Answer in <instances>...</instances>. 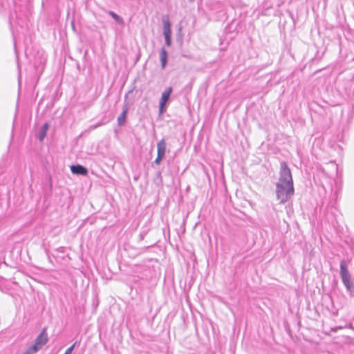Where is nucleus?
<instances>
[{"mask_svg":"<svg viewBox=\"0 0 354 354\" xmlns=\"http://www.w3.org/2000/svg\"><path fill=\"white\" fill-rule=\"evenodd\" d=\"M160 59L162 68H164L167 62V53L165 49L162 48L160 53Z\"/></svg>","mask_w":354,"mask_h":354,"instance_id":"obj_7","label":"nucleus"},{"mask_svg":"<svg viewBox=\"0 0 354 354\" xmlns=\"http://www.w3.org/2000/svg\"><path fill=\"white\" fill-rule=\"evenodd\" d=\"M39 348L35 345L32 344L29 346L26 350H24L21 354H35L39 351Z\"/></svg>","mask_w":354,"mask_h":354,"instance_id":"obj_10","label":"nucleus"},{"mask_svg":"<svg viewBox=\"0 0 354 354\" xmlns=\"http://www.w3.org/2000/svg\"><path fill=\"white\" fill-rule=\"evenodd\" d=\"M48 124L47 123H45L41 128L40 131H39V139L40 141H42L44 140V138L46 137V133L48 130Z\"/></svg>","mask_w":354,"mask_h":354,"instance_id":"obj_8","label":"nucleus"},{"mask_svg":"<svg viewBox=\"0 0 354 354\" xmlns=\"http://www.w3.org/2000/svg\"><path fill=\"white\" fill-rule=\"evenodd\" d=\"M131 91H129V92L128 93V94L127 95L126 98L127 99V98H129V97H131Z\"/></svg>","mask_w":354,"mask_h":354,"instance_id":"obj_17","label":"nucleus"},{"mask_svg":"<svg viewBox=\"0 0 354 354\" xmlns=\"http://www.w3.org/2000/svg\"><path fill=\"white\" fill-rule=\"evenodd\" d=\"M127 109L123 110L120 115L118 118V122L119 125H122L124 123Z\"/></svg>","mask_w":354,"mask_h":354,"instance_id":"obj_11","label":"nucleus"},{"mask_svg":"<svg viewBox=\"0 0 354 354\" xmlns=\"http://www.w3.org/2000/svg\"><path fill=\"white\" fill-rule=\"evenodd\" d=\"M163 158H164V156L157 154V157L155 160V162L157 165H158L160 162V161L163 159Z\"/></svg>","mask_w":354,"mask_h":354,"instance_id":"obj_16","label":"nucleus"},{"mask_svg":"<svg viewBox=\"0 0 354 354\" xmlns=\"http://www.w3.org/2000/svg\"><path fill=\"white\" fill-rule=\"evenodd\" d=\"M342 279L347 289L351 290L352 289L353 285L352 283L351 282L350 277H344L342 278Z\"/></svg>","mask_w":354,"mask_h":354,"instance_id":"obj_12","label":"nucleus"},{"mask_svg":"<svg viewBox=\"0 0 354 354\" xmlns=\"http://www.w3.org/2000/svg\"><path fill=\"white\" fill-rule=\"evenodd\" d=\"M109 15L116 21H118V23H122V20L121 19V17L120 16H118L117 14H115V12L111 11L109 12Z\"/></svg>","mask_w":354,"mask_h":354,"instance_id":"obj_13","label":"nucleus"},{"mask_svg":"<svg viewBox=\"0 0 354 354\" xmlns=\"http://www.w3.org/2000/svg\"><path fill=\"white\" fill-rule=\"evenodd\" d=\"M163 158H164V156L157 154V157L155 160V162L157 165H158L160 162V161L163 159Z\"/></svg>","mask_w":354,"mask_h":354,"instance_id":"obj_15","label":"nucleus"},{"mask_svg":"<svg viewBox=\"0 0 354 354\" xmlns=\"http://www.w3.org/2000/svg\"><path fill=\"white\" fill-rule=\"evenodd\" d=\"M162 24H163V35L165 39V44L167 46H169L171 44V23L169 21V17L167 15L162 17Z\"/></svg>","mask_w":354,"mask_h":354,"instance_id":"obj_2","label":"nucleus"},{"mask_svg":"<svg viewBox=\"0 0 354 354\" xmlns=\"http://www.w3.org/2000/svg\"><path fill=\"white\" fill-rule=\"evenodd\" d=\"M171 92H172V88L168 87L162 93L160 100V111L161 113L163 111L164 107L166 105Z\"/></svg>","mask_w":354,"mask_h":354,"instance_id":"obj_4","label":"nucleus"},{"mask_svg":"<svg viewBox=\"0 0 354 354\" xmlns=\"http://www.w3.org/2000/svg\"><path fill=\"white\" fill-rule=\"evenodd\" d=\"M71 171L74 174L82 176H86L88 174L87 169L80 165L71 166Z\"/></svg>","mask_w":354,"mask_h":354,"instance_id":"obj_5","label":"nucleus"},{"mask_svg":"<svg viewBox=\"0 0 354 354\" xmlns=\"http://www.w3.org/2000/svg\"><path fill=\"white\" fill-rule=\"evenodd\" d=\"M166 151V144L164 140H161L157 144V154L165 156Z\"/></svg>","mask_w":354,"mask_h":354,"instance_id":"obj_6","label":"nucleus"},{"mask_svg":"<svg viewBox=\"0 0 354 354\" xmlns=\"http://www.w3.org/2000/svg\"><path fill=\"white\" fill-rule=\"evenodd\" d=\"M293 180L290 169L286 162L281 164L280 177L277 184V198L283 203L294 194Z\"/></svg>","mask_w":354,"mask_h":354,"instance_id":"obj_1","label":"nucleus"},{"mask_svg":"<svg viewBox=\"0 0 354 354\" xmlns=\"http://www.w3.org/2000/svg\"><path fill=\"white\" fill-rule=\"evenodd\" d=\"M48 339L46 330L43 329L35 339L33 344H35L40 351L42 347L48 342Z\"/></svg>","mask_w":354,"mask_h":354,"instance_id":"obj_3","label":"nucleus"},{"mask_svg":"<svg viewBox=\"0 0 354 354\" xmlns=\"http://www.w3.org/2000/svg\"><path fill=\"white\" fill-rule=\"evenodd\" d=\"M77 345V342H75L72 346L66 349L65 353L66 354H72L73 351L74 350L75 346Z\"/></svg>","mask_w":354,"mask_h":354,"instance_id":"obj_14","label":"nucleus"},{"mask_svg":"<svg viewBox=\"0 0 354 354\" xmlns=\"http://www.w3.org/2000/svg\"><path fill=\"white\" fill-rule=\"evenodd\" d=\"M340 274L342 279L344 277H350L348 271L346 266V263L344 261H342L340 264Z\"/></svg>","mask_w":354,"mask_h":354,"instance_id":"obj_9","label":"nucleus"}]
</instances>
